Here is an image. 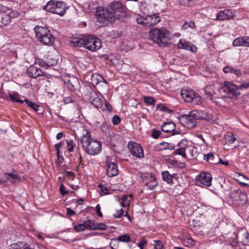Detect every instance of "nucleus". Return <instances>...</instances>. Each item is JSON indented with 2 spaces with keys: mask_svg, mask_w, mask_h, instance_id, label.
<instances>
[{
  "mask_svg": "<svg viewBox=\"0 0 249 249\" xmlns=\"http://www.w3.org/2000/svg\"><path fill=\"white\" fill-rule=\"evenodd\" d=\"M80 144L84 152L90 156L99 154L102 150L101 142L92 138L90 133L88 131L81 139Z\"/></svg>",
  "mask_w": 249,
  "mask_h": 249,
  "instance_id": "1",
  "label": "nucleus"
},
{
  "mask_svg": "<svg viewBox=\"0 0 249 249\" xmlns=\"http://www.w3.org/2000/svg\"><path fill=\"white\" fill-rule=\"evenodd\" d=\"M37 40L45 45H52L55 37L51 31L46 27L36 26L34 28Z\"/></svg>",
  "mask_w": 249,
  "mask_h": 249,
  "instance_id": "2",
  "label": "nucleus"
},
{
  "mask_svg": "<svg viewBox=\"0 0 249 249\" xmlns=\"http://www.w3.org/2000/svg\"><path fill=\"white\" fill-rule=\"evenodd\" d=\"M96 17L98 21L100 23H113L115 20V17L113 13L109 9L99 7L97 8Z\"/></svg>",
  "mask_w": 249,
  "mask_h": 249,
  "instance_id": "3",
  "label": "nucleus"
},
{
  "mask_svg": "<svg viewBox=\"0 0 249 249\" xmlns=\"http://www.w3.org/2000/svg\"><path fill=\"white\" fill-rule=\"evenodd\" d=\"M44 9L48 12L62 16L66 13V6L63 1L51 0L44 6Z\"/></svg>",
  "mask_w": 249,
  "mask_h": 249,
  "instance_id": "4",
  "label": "nucleus"
},
{
  "mask_svg": "<svg viewBox=\"0 0 249 249\" xmlns=\"http://www.w3.org/2000/svg\"><path fill=\"white\" fill-rule=\"evenodd\" d=\"M149 33L150 38L158 44H161L169 36V32L162 28H153Z\"/></svg>",
  "mask_w": 249,
  "mask_h": 249,
  "instance_id": "5",
  "label": "nucleus"
},
{
  "mask_svg": "<svg viewBox=\"0 0 249 249\" xmlns=\"http://www.w3.org/2000/svg\"><path fill=\"white\" fill-rule=\"evenodd\" d=\"M136 20L139 24L150 27L159 23L160 21V18L155 14L145 16L139 15L136 18Z\"/></svg>",
  "mask_w": 249,
  "mask_h": 249,
  "instance_id": "6",
  "label": "nucleus"
},
{
  "mask_svg": "<svg viewBox=\"0 0 249 249\" xmlns=\"http://www.w3.org/2000/svg\"><path fill=\"white\" fill-rule=\"evenodd\" d=\"M180 95L186 102L196 105L202 103V98L197 93L193 90L182 89Z\"/></svg>",
  "mask_w": 249,
  "mask_h": 249,
  "instance_id": "7",
  "label": "nucleus"
},
{
  "mask_svg": "<svg viewBox=\"0 0 249 249\" xmlns=\"http://www.w3.org/2000/svg\"><path fill=\"white\" fill-rule=\"evenodd\" d=\"M219 91L223 96H227L228 93L235 96H238L240 94L239 86L229 81L225 82L224 85L219 88Z\"/></svg>",
  "mask_w": 249,
  "mask_h": 249,
  "instance_id": "8",
  "label": "nucleus"
},
{
  "mask_svg": "<svg viewBox=\"0 0 249 249\" xmlns=\"http://www.w3.org/2000/svg\"><path fill=\"white\" fill-rule=\"evenodd\" d=\"M110 8L113 11L115 17V20L124 21V7L123 4L118 1H113L110 4Z\"/></svg>",
  "mask_w": 249,
  "mask_h": 249,
  "instance_id": "9",
  "label": "nucleus"
},
{
  "mask_svg": "<svg viewBox=\"0 0 249 249\" xmlns=\"http://www.w3.org/2000/svg\"><path fill=\"white\" fill-rule=\"evenodd\" d=\"M231 198L235 205H242L246 203V194L243 193L240 189L233 190L231 193Z\"/></svg>",
  "mask_w": 249,
  "mask_h": 249,
  "instance_id": "10",
  "label": "nucleus"
},
{
  "mask_svg": "<svg viewBox=\"0 0 249 249\" xmlns=\"http://www.w3.org/2000/svg\"><path fill=\"white\" fill-rule=\"evenodd\" d=\"M128 149L131 155L137 158L144 157V151L140 144L130 141L127 145Z\"/></svg>",
  "mask_w": 249,
  "mask_h": 249,
  "instance_id": "11",
  "label": "nucleus"
},
{
  "mask_svg": "<svg viewBox=\"0 0 249 249\" xmlns=\"http://www.w3.org/2000/svg\"><path fill=\"white\" fill-rule=\"evenodd\" d=\"M85 48L92 52L96 51L101 48L102 46L101 40L93 36L88 35Z\"/></svg>",
  "mask_w": 249,
  "mask_h": 249,
  "instance_id": "12",
  "label": "nucleus"
},
{
  "mask_svg": "<svg viewBox=\"0 0 249 249\" xmlns=\"http://www.w3.org/2000/svg\"><path fill=\"white\" fill-rule=\"evenodd\" d=\"M87 36L88 35H75L71 38L70 42L71 44H73L74 46L79 47L84 46L85 47Z\"/></svg>",
  "mask_w": 249,
  "mask_h": 249,
  "instance_id": "13",
  "label": "nucleus"
},
{
  "mask_svg": "<svg viewBox=\"0 0 249 249\" xmlns=\"http://www.w3.org/2000/svg\"><path fill=\"white\" fill-rule=\"evenodd\" d=\"M176 124L171 121L164 122L161 126L163 132L166 133H172L173 135L180 133V131L176 130Z\"/></svg>",
  "mask_w": 249,
  "mask_h": 249,
  "instance_id": "14",
  "label": "nucleus"
},
{
  "mask_svg": "<svg viewBox=\"0 0 249 249\" xmlns=\"http://www.w3.org/2000/svg\"><path fill=\"white\" fill-rule=\"evenodd\" d=\"M212 178V175L210 173L205 172L199 174L196 178V179L197 181L206 186H211Z\"/></svg>",
  "mask_w": 249,
  "mask_h": 249,
  "instance_id": "15",
  "label": "nucleus"
},
{
  "mask_svg": "<svg viewBox=\"0 0 249 249\" xmlns=\"http://www.w3.org/2000/svg\"><path fill=\"white\" fill-rule=\"evenodd\" d=\"M26 73L29 77L33 78L42 76H45L46 75L40 68L34 65H31L27 68Z\"/></svg>",
  "mask_w": 249,
  "mask_h": 249,
  "instance_id": "16",
  "label": "nucleus"
},
{
  "mask_svg": "<svg viewBox=\"0 0 249 249\" xmlns=\"http://www.w3.org/2000/svg\"><path fill=\"white\" fill-rule=\"evenodd\" d=\"M178 49L190 51L192 53H196L197 51L195 45L183 38L179 39L178 43Z\"/></svg>",
  "mask_w": 249,
  "mask_h": 249,
  "instance_id": "17",
  "label": "nucleus"
},
{
  "mask_svg": "<svg viewBox=\"0 0 249 249\" xmlns=\"http://www.w3.org/2000/svg\"><path fill=\"white\" fill-rule=\"evenodd\" d=\"M188 142L186 139L182 140L177 144L178 148L175 149L173 154L175 155H179L181 156L183 158H186V149L187 148Z\"/></svg>",
  "mask_w": 249,
  "mask_h": 249,
  "instance_id": "18",
  "label": "nucleus"
},
{
  "mask_svg": "<svg viewBox=\"0 0 249 249\" xmlns=\"http://www.w3.org/2000/svg\"><path fill=\"white\" fill-rule=\"evenodd\" d=\"M235 15V11L232 9H226L220 11L216 16V20H224L232 18Z\"/></svg>",
  "mask_w": 249,
  "mask_h": 249,
  "instance_id": "19",
  "label": "nucleus"
},
{
  "mask_svg": "<svg viewBox=\"0 0 249 249\" xmlns=\"http://www.w3.org/2000/svg\"><path fill=\"white\" fill-rule=\"evenodd\" d=\"M4 178L0 179V185H5L8 180L12 183H15L20 181V177L16 173H5L3 174Z\"/></svg>",
  "mask_w": 249,
  "mask_h": 249,
  "instance_id": "20",
  "label": "nucleus"
},
{
  "mask_svg": "<svg viewBox=\"0 0 249 249\" xmlns=\"http://www.w3.org/2000/svg\"><path fill=\"white\" fill-rule=\"evenodd\" d=\"M143 182L150 190H153L158 185V182L155 177L151 174H147L142 177Z\"/></svg>",
  "mask_w": 249,
  "mask_h": 249,
  "instance_id": "21",
  "label": "nucleus"
},
{
  "mask_svg": "<svg viewBox=\"0 0 249 249\" xmlns=\"http://www.w3.org/2000/svg\"><path fill=\"white\" fill-rule=\"evenodd\" d=\"M107 164V175L109 177H113L118 174V169L116 163L113 162L106 161Z\"/></svg>",
  "mask_w": 249,
  "mask_h": 249,
  "instance_id": "22",
  "label": "nucleus"
},
{
  "mask_svg": "<svg viewBox=\"0 0 249 249\" xmlns=\"http://www.w3.org/2000/svg\"><path fill=\"white\" fill-rule=\"evenodd\" d=\"M176 176L177 175L176 174L170 175L168 171L162 172V178L163 180L170 184H172L174 183V179H177Z\"/></svg>",
  "mask_w": 249,
  "mask_h": 249,
  "instance_id": "23",
  "label": "nucleus"
},
{
  "mask_svg": "<svg viewBox=\"0 0 249 249\" xmlns=\"http://www.w3.org/2000/svg\"><path fill=\"white\" fill-rule=\"evenodd\" d=\"M90 103L96 108H101L103 106L102 100L99 98L97 94L93 93L91 94L90 97Z\"/></svg>",
  "mask_w": 249,
  "mask_h": 249,
  "instance_id": "24",
  "label": "nucleus"
},
{
  "mask_svg": "<svg viewBox=\"0 0 249 249\" xmlns=\"http://www.w3.org/2000/svg\"><path fill=\"white\" fill-rule=\"evenodd\" d=\"M183 118L185 120L187 128L192 129L195 127L196 125V120L194 118L191 117V115L189 114L184 115Z\"/></svg>",
  "mask_w": 249,
  "mask_h": 249,
  "instance_id": "25",
  "label": "nucleus"
},
{
  "mask_svg": "<svg viewBox=\"0 0 249 249\" xmlns=\"http://www.w3.org/2000/svg\"><path fill=\"white\" fill-rule=\"evenodd\" d=\"M91 81L93 85H97L98 83L102 81H103L106 84L107 83V81L102 76L97 73H95L92 75L91 76Z\"/></svg>",
  "mask_w": 249,
  "mask_h": 249,
  "instance_id": "26",
  "label": "nucleus"
},
{
  "mask_svg": "<svg viewBox=\"0 0 249 249\" xmlns=\"http://www.w3.org/2000/svg\"><path fill=\"white\" fill-rule=\"evenodd\" d=\"M90 223L89 221H85L83 223L79 224L74 227L75 231L77 232H81L85 230H88V224Z\"/></svg>",
  "mask_w": 249,
  "mask_h": 249,
  "instance_id": "27",
  "label": "nucleus"
},
{
  "mask_svg": "<svg viewBox=\"0 0 249 249\" xmlns=\"http://www.w3.org/2000/svg\"><path fill=\"white\" fill-rule=\"evenodd\" d=\"M9 96L10 98V100L14 102L17 103H24V100L20 99V95L15 92H11L9 93Z\"/></svg>",
  "mask_w": 249,
  "mask_h": 249,
  "instance_id": "28",
  "label": "nucleus"
},
{
  "mask_svg": "<svg viewBox=\"0 0 249 249\" xmlns=\"http://www.w3.org/2000/svg\"><path fill=\"white\" fill-rule=\"evenodd\" d=\"M159 146H162L160 150H166L169 149L172 150L175 149L176 146L175 144L171 143H168L166 142H161L159 143Z\"/></svg>",
  "mask_w": 249,
  "mask_h": 249,
  "instance_id": "29",
  "label": "nucleus"
},
{
  "mask_svg": "<svg viewBox=\"0 0 249 249\" xmlns=\"http://www.w3.org/2000/svg\"><path fill=\"white\" fill-rule=\"evenodd\" d=\"M199 112V120H210L212 118V115L206 112L205 111L202 110H198Z\"/></svg>",
  "mask_w": 249,
  "mask_h": 249,
  "instance_id": "30",
  "label": "nucleus"
},
{
  "mask_svg": "<svg viewBox=\"0 0 249 249\" xmlns=\"http://www.w3.org/2000/svg\"><path fill=\"white\" fill-rule=\"evenodd\" d=\"M24 102H25L28 107L34 109L35 111H37L38 110L39 106L35 103L27 99L24 100Z\"/></svg>",
  "mask_w": 249,
  "mask_h": 249,
  "instance_id": "31",
  "label": "nucleus"
},
{
  "mask_svg": "<svg viewBox=\"0 0 249 249\" xmlns=\"http://www.w3.org/2000/svg\"><path fill=\"white\" fill-rule=\"evenodd\" d=\"M10 22L11 20L9 18V17L7 15V14L3 15L0 19V23L1 24V25L4 26H7L10 23Z\"/></svg>",
  "mask_w": 249,
  "mask_h": 249,
  "instance_id": "32",
  "label": "nucleus"
},
{
  "mask_svg": "<svg viewBox=\"0 0 249 249\" xmlns=\"http://www.w3.org/2000/svg\"><path fill=\"white\" fill-rule=\"evenodd\" d=\"M240 237L241 241L244 244L247 245L249 244V233L248 232H243L240 235Z\"/></svg>",
  "mask_w": 249,
  "mask_h": 249,
  "instance_id": "33",
  "label": "nucleus"
},
{
  "mask_svg": "<svg viewBox=\"0 0 249 249\" xmlns=\"http://www.w3.org/2000/svg\"><path fill=\"white\" fill-rule=\"evenodd\" d=\"M225 137L226 142L228 143H232L236 140V138L234 135L231 133H228L225 135Z\"/></svg>",
  "mask_w": 249,
  "mask_h": 249,
  "instance_id": "34",
  "label": "nucleus"
},
{
  "mask_svg": "<svg viewBox=\"0 0 249 249\" xmlns=\"http://www.w3.org/2000/svg\"><path fill=\"white\" fill-rule=\"evenodd\" d=\"M244 36H240L235 38L232 43L234 47H240L243 46Z\"/></svg>",
  "mask_w": 249,
  "mask_h": 249,
  "instance_id": "35",
  "label": "nucleus"
},
{
  "mask_svg": "<svg viewBox=\"0 0 249 249\" xmlns=\"http://www.w3.org/2000/svg\"><path fill=\"white\" fill-rule=\"evenodd\" d=\"M195 24L193 21H186L185 22L183 25L181 27V29L182 30H186L188 28H191L192 29L195 28Z\"/></svg>",
  "mask_w": 249,
  "mask_h": 249,
  "instance_id": "36",
  "label": "nucleus"
},
{
  "mask_svg": "<svg viewBox=\"0 0 249 249\" xmlns=\"http://www.w3.org/2000/svg\"><path fill=\"white\" fill-rule=\"evenodd\" d=\"M23 247V243L18 242L16 243L11 244L9 249H22Z\"/></svg>",
  "mask_w": 249,
  "mask_h": 249,
  "instance_id": "37",
  "label": "nucleus"
},
{
  "mask_svg": "<svg viewBox=\"0 0 249 249\" xmlns=\"http://www.w3.org/2000/svg\"><path fill=\"white\" fill-rule=\"evenodd\" d=\"M214 158V155L213 153H209L207 155H205L204 156V160L207 161H209L210 162L213 163V159Z\"/></svg>",
  "mask_w": 249,
  "mask_h": 249,
  "instance_id": "38",
  "label": "nucleus"
},
{
  "mask_svg": "<svg viewBox=\"0 0 249 249\" xmlns=\"http://www.w3.org/2000/svg\"><path fill=\"white\" fill-rule=\"evenodd\" d=\"M87 221H89L90 223H89L88 230H96L94 228L97 227L98 223L96 222L94 220H87Z\"/></svg>",
  "mask_w": 249,
  "mask_h": 249,
  "instance_id": "39",
  "label": "nucleus"
},
{
  "mask_svg": "<svg viewBox=\"0 0 249 249\" xmlns=\"http://www.w3.org/2000/svg\"><path fill=\"white\" fill-rule=\"evenodd\" d=\"M145 103L149 105H153L155 103V100L154 98L150 96H145L144 98Z\"/></svg>",
  "mask_w": 249,
  "mask_h": 249,
  "instance_id": "40",
  "label": "nucleus"
},
{
  "mask_svg": "<svg viewBox=\"0 0 249 249\" xmlns=\"http://www.w3.org/2000/svg\"><path fill=\"white\" fill-rule=\"evenodd\" d=\"M191 117L194 118L196 120H199V112L197 110H194L190 111L189 113Z\"/></svg>",
  "mask_w": 249,
  "mask_h": 249,
  "instance_id": "41",
  "label": "nucleus"
},
{
  "mask_svg": "<svg viewBox=\"0 0 249 249\" xmlns=\"http://www.w3.org/2000/svg\"><path fill=\"white\" fill-rule=\"evenodd\" d=\"M101 131L107 134L109 133V130L108 126L107 125V124L106 122H104L101 126Z\"/></svg>",
  "mask_w": 249,
  "mask_h": 249,
  "instance_id": "42",
  "label": "nucleus"
},
{
  "mask_svg": "<svg viewBox=\"0 0 249 249\" xmlns=\"http://www.w3.org/2000/svg\"><path fill=\"white\" fill-rule=\"evenodd\" d=\"M67 146L69 148V151L70 152H72L73 151V148L75 146V143L72 140H70L67 142Z\"/></svg>",
  "mask_w": 249,
  "mask_h": 249,
  "instance_id": "43",
  "label": "nucleus"
},
{
  "mask_svg": "<svg viewBox=\"0 0 249 249\" xmlns=\"http://www.w3.org/2000/svg\"><path fill=\"white\" fill-rule=\"evenodd\" d=\"M249 88V82L243 81L239 86V89L240 90L246 89Z\"/></svg>",
  "mask_w": 249,
  "mask_h": 249,
  "instance_id": "44",
  "label": "nucleus"
},
{
  "mask_svg": "<svg viewBox=\"0 0 249 249\" xmlns=\"http://www.w3.org/2000/svg\"><path fill=\"white\" fill-rule=\"evenodd\" d=\"M120 121H121V118L117 115H115L114 116H113V117L112 118V123L114 125H117L118 124H119Z\"/></svg>",
  "mask_w": 249,
  "mask_h": 249,
  "instance_id": "45",
  "label": "nucleus"
},
{
  "mask_svg": "<svg viewBox=\"0 0 249 249\" xmlns=\"http://www.w3.org/2000/svg\"><path fill=\"white\" fill-rule=\"evenodd\" d=\"M18 15V13L17 11H12L10 12L8 14H7V15L9 17L10 20L11 18H17Z\"/></svg>",
  "mask_w": 249,
  "mask_h": 249,
  "instance_id": "46",
  "label": "nucleus"
},
{
  "mask_svg": "<svg viewBox=\"0 0 249 249\" xmlns=\"http://www.w3.org/2000/svg\"><path fill=\"white\" fill-rule=\"evenodd\" d=\"M48 67L53 66L57 64V61L55 59L50 58L47 61Z\"/></svg>",
  "mask_w": 249,
  "mask_h": 249,
  "instance_id": "47",
  "label": "nucleus"
},
{
  "mask_svg": "<svg viewBox=\"0 0 249 249\" xmlns=\"http://www.w3.org/2000/svg\"><path fill=\"white\" fill-rule=\"evenodd\" d=\"M96 230H106L107 229V226L103 223H98L97 227L94 228Z\"/></svg>",
  "mask_w": 249,
  "mask_h": 249,
  "instance_id": "48",
  "label": "nucleus"
},
{
  "mask_svg": "<svg viewBox=\"0 0 249 249\" xmlns=\"http://www.w3.org/2000/svg\"><path fill=\"white\" fill-rule=\"evenodd\" d=\"M147 241L143 238L141 239L140 242L137 244V247H138L140 249H143L144 246L145 245L147 244Z\"/></svg>",
  "mask_w": 249,
  "mask_h": 249,
  "instance_id": "49",
  "label": "nucleus"
},
{
  "mask_svg": "<svg viewBox=\"0 0 249 249\" xmlns=\"http://www.w3.org/2000/svg\"><path fill=\"white\" fill-rule=\"evenodd\" d=\"M118 243V239H117V238H113L111 239L109 245L112 249H117V248H114V246H115Z\"/></svg>",
  "mask_w": 249,
  "mask_h": 249,
  "instance_id": "50",
  "label": "nucleus"
},
{
  "mask_svg": "<svg viewBox=\"0 0 249 249\" xmlns=\"http://www.w3.org/2000/svg\"><path fill=\"white\" fill-rule=\"evenodd\" d=\"M155 249H162L163 246L160 240H155Z\"/></svg>",
  "mask_w": 249,
  "mask_h": 249,
  "instance_id": "51",
  "label": "nucleus"
},
{
  "mask_svg": "<svg viewBox=\"0 0 249 249\" xmlns=\"http://www.w3.org/2000/svg\"><path fill=\"white\" fill-rule=\"evenodd\" d=\"M231 73H233L238 77H241L242 75L241 71L240 70L235 69L234 68H233Z\"/></svg>",
  "mask_w": 249,
  "mask_h": 249,
  "instance_id": "52",
  "label": "nucleus"
},
{
  "mask_svg": "<svg viewBox=\"0 0 249 249\" xmlns=\"http://www.w3.org/2000/svg\"><path fill=\"white\" fill-rule=\"evenodd\" d=\"M161 134V131L158 130H152V137L154 139H158L160 135Z\"/></svg>",
  "mask_w": 249,
  "mask_h": 249,
  "instance_id": "53",
  "label": "nucleus"
},
{
  "mask_svg": "<svg viewBox=\"0 0 249 249\" xmlns=\"http://www.w3.org/2000/svg\"><path fill=\"white\" fill-rule=\"evenodd\" d=\"M233 68L230 66H226L223 68V71L225 73H231Z\"/></svg>",
  "mask_w": 249,
  "mask_h": 249,
  "instance_id": "54",
  "label": "nucleus"
},
{
  "mask_svg": "<svg viewBox=\"0 0 249 249\" xmlns=\"http://www.w3.org/2000/svg\"><path fill=\"white\" fill-rule=\"evenodd\" d=\"M123 213V210L122 209L118 210L116 213L113 214V216L116 218L120 217Z\"/></svg>",
  "mask_w": 249,
  "mask_h": 249,
  "instance_id": "55",
  "label": "nucleus"
},
{
  "mask_svg": "<svg viewBox=\"0 0 249 249\" xmlns=\"http://www.w3.org/2000/svg\"><path fill=\"white\" fill-rule=\"evenodd\" d=\"M99 187L105 195H108L109 194V190L107 188L103 186L102 185H100Z\"/></svg>",
  "mask_w": 249,
  "mask_h": 249,
  "instance_id": "56",
  "label": "nucleus"
},
{
  "mask_svg": "<svg viewBox=\"0 0 249 249\" xmlns=\"http://www.w3.org/2000/svg\"><path fill=\"white\" fill-rule=\"evenodd\" d=\"M38 64H39V65L42 67H48L47 64H48V62L47 61L46 62V61H44V60H42V59H38Z\"/></svg>",
  "mask_w": 249,
  "mask_h": 249,
  "instance_id": "57",
  "label": "nucleus"
},
{
  "mask_svg": "<svg viewBox=\"0 0 249 249\" xmlns=\"http://www.w3.org/2000/svg\"><path fill=\"white\" fill-rule=\"evenodd\" d=\"M249 47V36H244L243 46Z\"/></svg>",
  "mask_w": 249,
  "mask_h": 249,
  "instance_id": "58",
  "label": "nucleus"
},
{
  "mask_svg": "<svg viewBox=\"0 0 249 249\" xmlns=\"http://www.w3.org/2000/svg\"><path fill=\"white\" fill-rule=\"evenodd\" d=\"M96 213L97 215L100 217H102V213L101 212V207L99 204L96 205L95 207Z\"/></svg>",
  "mask_w": 249,
  "mask_h": 249,
  "instance_id": "59",
  "label": "nucleus"
},
{
  "mask_svg": "<svg viewBox=\"0 0 249 249\" xmlns=\"http://www.w3.org/2000/svg\"><path fill=\"white\" fill-rule=\"evenodd\" d=\"M67 214L69 216H72L75 214V212L70 208H67Z\"/></svg>",
  "mask_w": 249,
  "mask_h": 249,
  "instance_id": "60",
  "label": "nucleus"
},
{
  "mask_svg": "<svg viewBox=\"0 0 249 249\" xmlns=\"http://www.w3.org/2000/svg\"><path fill=\"white\" fill-rule=\"evenodd\" d=\"M59 190H60V192L61 194L63 196H64V195H66L68 193V192H66V191H65V186H64L63 184H62L60 186Z\"/></svg>",
  "mask_w": 249,
  "mask_h": 249,
  "instance_id": "61",
  "label": "nucleus"
},
{
  "mask_svg": "<svg viewBox=\"0 0 249 249\" xmlns=\"http://www.w3.org/2000/svg\"><path fill=\"white\" fill-rule=\"evenodd\" d=\"M55 149L57 150V156L58 158H59V157H60V155H59V153H60L59 149L61 147V143H58V144H56L55 145Z\"/></svg>",
  "mask_w": 249,
  "mask_h": 249,
  "instance_id": "62",
  "label": "nucleus"
},
{
  "mask_svg": "<svg viewBox=\"0 0 249 249\" xmlns=\"http://www.w3.org/2000/svg\"><path fill=\"white\" fill-rule=\"evenodd\" d=\"M64 101L66 104H68L72 102L73 99L71 97H66L64 98Z\"/></svg>",
  "mask_w": 249,
  "mask_h": 249,
  "instance_id": "63",
  "label": "nucleus"
},
{
  "mask_svg": "<svg viewBox=\"0 0 249 249\" xmlns=\"http://www.w3.org/2000/svg\"><path fill=\"white\" fill-rule=\"evenodd\" d=\"M105 105V107L107 108V109L110 112L111 111L112 109L111 105L107 102H106Z\"/></svg>",
  "mask_w": 249,
  "mask_h": 249,
  "instance_id": "64",
  "label": "nucleus"
}]
</instances>
